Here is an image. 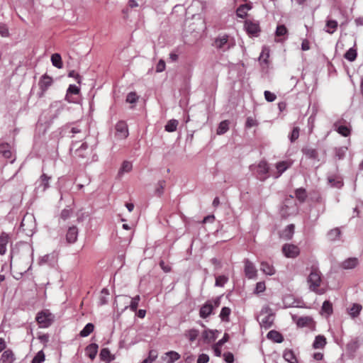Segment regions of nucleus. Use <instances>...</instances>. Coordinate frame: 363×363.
Instances as JSON below:
<instances>
[{
	"label": "nucleus",
	"mask_w": 363,
	"mask_h": 363,
	"mask_svg": "<svg viewBox=\"0 0 363 363\" xmlns=\"http://www.w3.org/2000/svg\"><path fill=\"white\" fill-rule=\"evenodd\" d=\"M140 300V297L139 295H137L136 296L133 297L131 299L130 308L132 311H137Z\"/></svg>",
	"instance_id": "48"
},
{
	"label": "nucleus",
	"mask_w": 363,
	"mask_h": 363,
	"mask_svg": "<svg viewBox=\"0 0 363 363\" xmlns=\"http://www.w3.org/2000/svg\"><path fill=\"white\" fill-rule=\"evenodd\" d=\"M98 352V345L95 343L90 344L86 347V353L87 356L92 360Z\"/></svg>",
	"instance_id": "32"
},
{
	"label": "nucleus",
	"mask_w": 363,
	"mask_h": 363,
	"mask_svg": "<svg viewBox=\"0 0 363 363\" xmlns=\"http://www.w3.org/2000/svg\"><path fill=\"white\" fill-rule=\"evenodd\" d=\"M178 124H179V122L177 120H175V119L169 120L164 127L165 130L167 132H174L177 130Z\"/></svg>",
	"instance_id": "39"
},
{
	"label": "nucleus",
	"mask_w": 363,
	"mask_h": 363,
	"mask_svg": "<svg viewBox=\"0 0 363 363\" xmlns=\"http://www.w3.org/2000/svg\"><path fill=\"white\" fill-rule=\"evenodd\" d=\"M264 98L267 101L272 102L276 99L277 96L274 93H272L269 91H264Z\"/></svg>",
	"instance_id": "60"
},
{
	"label": "nucleus",
	"mask_w": 363,
	"mask_h": 363,
	"mask_svg": "<svg viewBox=\"0 0 363 363\" xmlns=\"http://www.w3.org/2000/svg\"><path fill=\"white\" fill-rule=\"evenodd\" d=\"M128 125L125 121H119L116 125V136L118 139H125L128 136Z\"/></svg>",
	"instance_id": "11"
},
{
	"label": "nucleus",
	"mask_w": 363,
	"mask_h": 363,
	"mask_svg": "<svg viewBox=\"0 0 363 363\" xmlns=\"http://www.w3.org/2000/svg\"><path fill=\"white\" fill-rule=\"evenodd\" d=\"M322 311L330 315L333 313V305L329 301H325L322 306Z\"/></svg>",
	"instance_id": "47"
},
{
	"label": "nucleus",
	"mask_w": 363,
	"mask_h": 363,
	"mask_svg": "<svg viewBox=\"0 0 363 363\" xmlns=\"http://www.w3.org/2000/svg\"><path fill=\"white\" fill-rule=\"evenodd\" d=\"M282 252L288 258H295L300 254V250L297 245L284 244L282 247Z\"/></svg>",
	"instance_id": "8"
},
{
	"label": "nucleus",
	"mask_w": 363,
	"mask_h": 363,
	"mask_svg": "<svg viewBox=\"0 0 363 363\" xmlns=\"http://www.w3.org/2000/svg\"><path fill=\"white\" fill-rule=\"evenodd\" d=\"M230 313H231V310L230 308L223 307L221 309V311L220 313V318H221L222 320L228 322Z\"/></svg>",
	"instance_id": "41"
},
{
	"label": "nucleus",
	"mask_w": 363,
	"mask_h": 363,
	"mask_svg": "<svg viewBox=\"0 0 363 363\" xmlns=\"http://www.w3.org/2000/svg\"><path fill=\"white\" fill-rule=\"evenodd\" d=\"M362 309V306L359 303H354L352 306L349 309V314L352 318H357L361 311Z\"/></svg>",
	"instance_id": "35"
},
{
	"label": "nucleus",
	"mask_w": 363,
	"mask_h": 363,
	"mask_svg": "<svg viewBox=\"0 0 363 363\" xmlns=\"http://www.w3.org/2000/svg\"><path fill=\"white\" fill-rule=\"evenodd\" d=\"M164 186H165V181L164 180H161V181L158 182L157 187L156 189V193L157 194L158 196H160L162 194Z\"/></svg>",
	"instance_id": "57"
},
{
	"label": "nucleus",
	"mask_w": 363,
	"mask_h": 363,
	"mask_svg": "<svg viewBox=\"0 0 363 363\" xmlns=\"http://www.w3.org/2000/svg\"><path fill=\"white\" fill-rule=\"evenodd\" d=\"M228 278L225 275H220L216 278V286H223L224 284L228 281Z\"/></svg>",
	"instance_id": "49"
},
{
	"label": "nucleus",
	"mask_w": 363,
	"mask_h": 363,
	"mask_svg": "<svg viewBox=\"0 0 363 363\" xmlns=\"http://www.w3.org/2000/svg\"><path fill=\"white\" fill-rule=\"evenodd\" d=\"M307 282L311 291L318 294L325 293V290L320 288L322 283V274L317 267L313 266L311 267V272L307 278Z\"/></svg>",
	"instance_id": "2"
},
{
	"label": "nucleus",
	"mask_w": 363,
	"mask_h": 363,
	"mask_svg": "<svg viewBox=\"0 0 363 363\" xmlns=\"http://www.w3.org/2000/svg\"><path fill=\"white\" fill-rule=\"evenodd\" d=\"M0 34L2 37H7L9 35V29L5 24H0Z\"/></svg>",
	"instance_id": "64"
},
{
	"label": "nucleus",
	"mask_w": 363,
	"mask_h": 363,
	"mask_svg": "<svg viewBox=\"0 0 363 363\" xmlns=\"http://www.w3.org/2000/svg\"><path fill=\"white\" fill-rule=\"evenodd\" d=\"M287 33V28L284 25H279L277 27L276 35L277 37L284 36Z\"/></svg>",
	"instance_id": "51"
},
{
	"label": "nucleus",
	"mask_w": 363,
	"mask_h": 363,
	"mask_svg": "<svg viewBox=\"0 0 363 363\" xmlns=\"http://www.w3.org/2000/svg\"><path fill=\"white\" fill-rule=\"evenodd\" d=\"M260 269L264 274L269 276L274 274L276 272L274 266L267 262H261Z\"/></svg>",
	"instance_id": "22"
},
{
	"label": "nucleus",
	"mask_w": 363,
	"mask_h": 363,
	"mask_svg": "<svg viewBox=\"0 0 363 363\" xmlns=\"http://www.w3.org/2000/svg\"><path fill=\"white\" fill-rule=\"evenodd\" d=\"M266 289L265 282L264 281H259L257 282L256 284V288L255 293L258 294L259 293L264 292Z\"/></svg>",
	"instance_id": "55"
},
{
	"label": "nucleus",
	"mask_w": 363,
	"mask_h": 363,
	"mask_svg": "<svg viewBox=\"0 0 363 363\" xmlns=\"http://www.w3.org/2000/svg\"><path fill=\"white\" fill-rule=\"evenodd\" d=\"M68 77H73L75 79V80L77 82V83L80 84L81 83V76L77 73L74 70H72L69 72L68 74Z\"/></svg>",
	"instance_id": "63"
},
{
	"label": "nucleus",
	"mask_w": 363,
	"mask_h": 363,
	"mask_svg": "<svg viewBox=\"0 0 363 363\" xmlns=\"http://www.w3.org/2000/svg\"><path fill=\"white\" fill-rule=\"evenodd\" d=\"M229 340V335L228 333H225L223 338L218 340V342H216L213 346V350L214 352V354L217 357H220L221 355V350L220 347L224 345L226 342H228Z\"/></svg>",
	"instance_id": "19"
},
{
	"label": "nucleus",
	"mask_w": 363,
	"mask_h": 363,
	"mask_svg": "<svg viewBox=\"0 0 363 363\" xmlns=\"http://www.w3.org/2000/svg\"><path fill=\"white\" fill-rule=\"evenodd\" d=\"M291 165V162L290 161H281L278 162L276 164L277 173H275L273 176L275 178L279 177L283 172H284Z\"/></svg>",
	"instance_id": "17"
},
{
	"label": "nucleus",
	"mask_w": 363,
	"mask_h": 363,
	"mask_svg": "<svg viewBox=\"0 0 363 363\" xmlns=\"http://www.w3.org/2000/svg\"><path fill=\"white\" fill-rule=\"evenodd\" d=\"M94 329V325L92 323H87L85 327L81 330L79 335L81 337L89 336Z\"/></svg>",
	"instance_id": "40"
},
{
	"label": "nucleus",
	"mask_w": 363,
	"mask_h": 363,
	"mask_svg": "<svg viewBox=\"0 0 363 363\" xmlns=\"http://www.w3.org/2000/svg\"><path fill=\"white\" fill-rule=\"evenodd\" d=\"M213 45L218 50L226 52L235 46V40L226 34L219 35Z\"/></svg>",
	"instance_id": "3"
},
{
	"label": "nucleus",
	"mask_w": 363,
	"mask_h": 363,
	"mask_svg": "<svg viewBox=\"0 0 363 363\" xmlns=\"http://www.w3.org/2000/svg\"><path fill=\"white\" fill-rule=\"evenodd\" d=\"M199 335V331L197 329L192 328L184 332V336L191 342L195 341Z\"/></svg>",
	"instance_id": "33"
},
{
	"label": "nucleus",
	"mask_w": 363,
	"mask_h": 363,
	"mask_svg": "<svg viewBox=\"0 0 363 363\" xmlns=\"http://www.w3.org/2000/svg\"><path fill=\"white\" fill-rule=\"evenodd\" d=\"M167 363H173L180 359V354L175 351H169L162 357Z\"/></svg>",
	"instance_id": "20"
},
{
	"label": "nucleus",
	"mask_w": 363,
	"mask_h": 363,
	"mask_svg": "<svg viewBox=\"0 0 363 363\" xmlns=\"http://www.w3.org/2000/svg\"><path fill=\"white\" fill-rule=\"evenodd\" d=\"M284 358L290 363H297L298 360L294 353V352L291 350H286L284 353Z\"/></svg>",
	"instance_id": "36"
},
{
	"label": "nucleus",
	"mask_w": 363,
	"mask_h": 363,
	"mask_svg": "<svg viewBox=\"0 0 363 363\" xmlns=\"http://www.w3.org/2000/svg\"><path fill=\"white\" fill-rule=\"evenodd\" d=\"M251 6L245 4L240 5L236 10V15L238 17L244 18L247 15V11L251 9Z\"/></svg>",
	"instance_id": "31"
},
{
	"label": "nucleus",
	"mask_w": 363,
	"mask_h": 363,
	"mask_svg": "<svg viewBox=\"0 0 363 363\" xmlns=\"http://www.w3.org/2000/svg\"><path fill=\"white\" fill-rule=\"evenodd\" d=\"M51 62L52 65L58 69H61L63 67L61 55L58 53L52 55Z\"/></svg>",
	"instance_id": "34"
},
{
	"label": "nucleus",
	"mask_w": 363,
	"mask_h": 363,
	"mask_svg": "<svg viewBox=\"0 0 363 363\" xmlns=\"http://www.w3.org/2000/svg\"><path fill=\"white\" fill-rule=\"evenodd\" d=\"M138 97L135 92H130L126 97V101L130 104H133L138 100Z\"/></svg>",
	"instance_id": "59"
},
{
	"label": "nucleus",
	"mask_w": 363,
	"mask_h": 363,
	"mask_svg": "<svg viewBox=\"0 0 363 363\" xmlns=\"http://www.w3.org/2000/svg\"><path fill=\"white\" fill-rule=\"evenodd\" d=\"M9 242V236L6 233L0 235V255H3L6 252V245Z\"/></svg>",
	"instance_id": "24"
},
{
	"label": "nucleus",
	"mask_w": 363,
	"mask_h": 363,
	"mask_svg": "<svg viewBox=\"0 0 363 363\" xmlns=\"http://www.w3.org/2000/svg\"><path fill=\"white\" fill-rule=\"evenodd\" d=\"M213 305L211 301H206L200 308L199 315L202 318H206L212 313Z\"/></svg>",
	"instance_id": "15"
},
{
	"label": "nucleus",
	"mask_w": 363,
	"mask_h": 363,
	"mask_svg": "<svg viewBox=\"0 0 363 363\" xmlns=\"http://www.w3.org/2000/svg\"><path fill=\"white\" fill-rule=\"evenodd\" d=\"M229 128V123L228 121L220 122L217 129V134L222 135L228 131Z\"/></svg>",
	"instance_id": "42"
},
{
	"label": "nucleus",
	"mask_w": 363,
	"mask_h": 363,
	"mask_svg": "<svg viewBox=\"0 0 363 363\" xmlns=\"http://www.w3.org/2000/svg\"><path fill=\"white\" fill-rule=\"evenodd\" d=\"M50 179V177H48L45 174H43L40 176V182H41V186H43V190H45L46 189H48L49 187Z\"/></svg>",
	"instance_id": "50"
},
{
	"label": "nucleus",
	"mask_w": 363,
	"mask_h": 363,
	"mask_svg": "<svg viewBox=\"0 0 363 363\" xmlns=\"http://www.w3.org/2000/svg\"><path fill=\"white\" fill-rule=\"evenodd\" d=\"M274 315L271 313V310L266 307L263 308L260 315L258 318V321L259 322L260 326L265 329H268L271 328L274 323Z\"/></svg>",
	"instance_id": "4"
},
{
	"label": "nucleus",
	"mask_w": 363,
	"mask_h": 363,
	"mask_svg": "<svg viewBox=\"0 0 363 363\" xmlns=\"http://www.w3.org/2000/svg\"><path fill=\"white\" fill-rule=\"evenodd\" d=\"M295 196L301 203L304 202L307 198L306 189L303 188L297 189L295 191Z\"/></svg>",
	"instance_id": "37"
},
{
	"label": "nucleus",
	"mask_w": 363,
	"mask_h": 363,
	"mask_svg": "<svg viewBox=\"0 0 363 363\" xmlns=\"http://www.w3.org/2000/svg\"><path fill=\"white\" fill-rule=\"evenodd\" d=\"M52 78L48 74H45L41 77L38 82V86L41 90L40 96H43L46 90L52 84Z\"/></svg>",
	"instance_id": "13"
},
{
	"label": "nucleus",
	"mask_w": 363,
	"mask_h": 363,
	"mask_svg": "<svg viewBox=\"0 0 363 363\" xmlns=\"http://www.w3.org/2000/svg\"><path fill=\"white\" fill-rule=\"evenodd\" d=\"M327 343L326 338L324 335H319L315 337V340L313 343V347L314 349H323Z\"/></svg>",
	"instance_id": "28"
},
{
	"label": "nucleus",
	"mask_w": 363,
	"mask_h": 363,
	"mask_svg": "<svg viewBox=\"0 0 363 363\" xmlns=\"http://www.w3.org/2000/svg\"><path fill=\"white\" fill-rule=\"evenodd\" d=\"M340 235V230L339 228H335V229H333L331 230L329 233H328V236L329 238L331 239V240H335L337 238H338Z\"/></svg>",
	"instance_id": "58"
},
{
	"label": "nucleus",
	"mask_w": 363,
	"mask_h": 363,
	"mask_svg": "<svg viewBox=\"0 0 363 363\" xmlns=\"http://www.w3.org/2000/svg\"><path fill=\"white\" fill-rule=\"evenodd\" d=\"M269 57V50L266 47L263 48L262 51L259 57V61L261 63L263 62V63L267 64Z\"/></svg>",
	"instance_id": "43"
},
{
	"label": "nucleus",
	"mask_w": 363,
	"mask_h": 363,
	"mask_svg": "<svg viewBox=\"0 0 363 363\" xmlns=\"http://www.w3.org/2000/svg\"><path fill=\"white\" fill-rule=\"evenodd\" d=\"M45 359V356L43 350L39 351L33 357L31 363H43Z\"/></svg>",
	"instance_id": "46"
},
{
	"label": "nucleus",
	"mask_w": 363,
	"mask_h": 363,
	"mask_svg": "<svg viewBox=\"0 0 363 363\" xmlns=\"http://www.w3.org/2000/svg\"><path fill=\"white\" fill-rule=\"evenodd\" d=\"M296 210V204L294 201V197L290 196L284 201L280 209V214L282 218H286L294 214Z\"/></svg>",
	"instance_id": "5"
},
{
	"label": "nucleus",
	"mask_w": 363,
	"mask_h": 363,
	"mask_svg": "<svg viewBox=\"0 0 363 363\" xmlns=\"http://www.w3.org/2000/svg\"><path fill=\"white\" fill-rule=\"evenodd\" d=\"M295 226L294 224H290L282 231L281 237L285 240H291L294 233Z\"/></svg>",
	"instance_id": "30"
},
{
	"label": "nucleus",
	"mask_w": 363,
	"mask_h": 363,
	"mask_svg": "<svg viewBox=\"0 0 363 363\" xmlns=\"http://www.w3.org/2000/svg\"><path fill=\"white\" fill-rule=\"evenodd\" d=\"M209 362V357L206 354H201L199 356L197 363H208Z\"/></svg>",
	"instance_id": "62"
},
{
	"label": "nucleus",
	"mask_w": 363,
	"mask_h": 363,
	"mask_svg": "<svg viewBox=\"0 0 363 363\" xmlns=\"http://www.w3.org/2000/svg\"><path fill=\"white\" fill-rule=\"evenodd\" d=\"M86 149L87 145L83 143L79 149L75 150L74 154L77 157H84L85 155L84 154V152L86 151Z\"/></svg>",
	"instance_id": "54"
},
{
	"label": "nucleus",
	"mask_w": 363,
	"mask_h": 363,
	"mask_svg": "<svg viewBox=\"0 0 363 363\" xmlns=\"http://www.w3.org/2000/svg\"><path fill=\"white\" fill-rule=\"evenodd\" d=\"M244 263L245 276L250 279L256 278L257 276V270L253 263L247 259L245 260Z\"/></svg>",
	"instance_id": "12"
},
{
	"label": "nucleus",
	"mask_w": 363,
	"mask_h": 363,
	"mask_svg": "<svg viewBox=\"0 0 363 363\" xmlns=\"http://www.w3.org/2000/svg\"><path fill=\"white\" fill-rule=\"evenodd\" d=\"M79 92V88L75 85L71 84L69 85L67 94H66V99L69 98V94H77Z\"/></svg>",
	"instance_id": "52"
},
{
	"label": "nucleus",
	"mask_w": 363,
	"mask_h": 363,
	"mask_svg": "<svg viewBox=\"0 0 363 363\" xmlns=\"http://www.w3.org/2000/svg\"><path fill=\"white\" fill-rule=\"evenodd\" d=\"M244 26L246 32L250 35L257 36L261 31L258 21L255 20H246Z\"/></svg>",
	"instance_id": "7"
},
{
	"label": "nucleus",
	"mask_w": 363,
	"mask_h": 363,
	"mask_svg": "<svg viewBox=\"0 0 363 363\" xmlns=\"http://www.w3.org/2000/svg\"><path fill=\"white\" fill-rule=\"evenodd\" d=\"M334 129L339 134L344 137H347L351 133V129L349 126L342 124L340 121L334 123Z\"/></svg>",
	"instance_id": "16"
},
{
	"label": "nucleus",
	"mask_w": 363,
	"mask_h": 363,
	"mask_svg": "<svg viewBox=\"0 0 363 363\" xmlns=\"http://www.w3.org/2000/svg\"><path fill=\"white\" fill-rule=\"evenodd\" d=\"M35 320L40 328H48L52 323L54 315L48 310H43L38 313Z\"/></svg>",
	"instance_id": "6"
},
{
	"label": "nucleus",
	"mask_w": 363,
	"mask_h": 363,
	"mask_svg": "<svg viewBox=\"0 0 363 363\" xmlns=\"http://www.w3.org/2000/svg\"><path fill=\"white\" fill-rule=\"evenodd\" d=\"M359 261L357 258L350 257L342 262L341 267L345 269H350L357 266Z\"/></svg>",
	"instance_id": "25"
},
{
	"label": "nucleus",
	"mask_w": 363,
	"mask_h": 363,
	"mask_svg": "<svg viewBox=\"0 0 363 363\" xmlns=\"http://www.w3.org/2000/svg\"><path fill=\"white\" fill-rule=\"evenodd\" d=\"M296 325L300 328L306 327L311 331L315 330V322L310 316L300 317L296 321Z\"/></svg>",
	"instance_id": "10"
},
{
	"label": "nucleus",
	"mask_w": 363,
	"mask_h": 363,
	"mask_svg": "<svg viewBox=\"0 0 363 363\" xmlns=\"http://www.w3.org/2000/svg\"><path fill=\"white\" fill-rule=\"evenodd\" d=\"M345 57L347 60L352 62L354 61L357 57V50L356 49L351 48H350L346 53L345 54Z\"/></svg>",
	"instance_id": "44"
},
{
	"label": "nucleus",
	"mask_w": 363,
	"mask_h": 363,
	"mask_svg": "<svg viewBox=\"0 0 363 363\" xmlns=\"http://www.w3.org/2000/svg\"><path fill=\"white\" fill-rule=\"evenodd\" d=\"M303 154L310 159H316L318 156L317 150L314 148L306 147L303 150Z\"/></svg>",
	"instance_id": "38"
},
{
	"label": "nucleus",
	"mask_w": 363,
	"mask_h": 363,
	"mask_svg": "<svg viewBox=\"0 0 363 363\" xmlns=\"http://www.w3.org/2000/svg\"><path fill=\"white\" fill-rule=\"evenodd\" d=\"M218 331L217 330L206 329L201 333V340L206 344H210L216 340Z\"/></svg>",
	"instance_id": "14"
},
{
	"label": "nucleus",
	"mask_w": 363,
	"mask_h": 363,
	"mask_svg": "<svg viewBox=\"0 0 363 363\" xmlns=\"http://www.w3.org/2000/svg\"><path fill=\"white\" fill-rule=\"evenodd\" d=\"M0 154L5 158L9 159L12 157L11 147L8 143H2L0 145Z\"/></svg>",
	"instance_id": "29"
},
{
	"label": "nucleus",
	"mask_w": 363,
	"mask_h": 363,
	"mask_svg": "<svg viewBox=\"0 0 363 363\" xmlns=\"http://www.w3.org/2000/svg\"><path fill=\"white\" fill-rule=\"evenodd\" d=\"M269 166L265 161H261L257 166V177L261 181H264L269 177Z\"/></svg>",
	"instance_id": "9"
},
{
	"label": "nucleus",
	"mask_w": 363,
	"mask_h": 363,
	"mask_svg": "<svg viewBox=\"0 0 363 363\" xmlns=\"http://www.w3.org/2000/svg\"><path fill=\"white\" fill-rule=\"evenodd\" d=\"M335 157L337 160H342L345 157L346 153V149L343 147L336 148L335 150Z\"/></svg>",
	"instance_id": "53"
},
{
	"label": "nucleus",
	"mask_w": 363,
	"mask_h": 363,
	"mask_svg": "<svg viewBox=\"0 0 363 363\" xmlns=\"http://www.w3.org/2000/svg\"><path fill=\"white\" fill-rule=\"evenodd\" d=\"M133 165L131 162L128 161H124L119 170V174L127 173L131 171Z\"/></svg>",
	"instance_id": "45"
},
{
	"label": "nucleus",
	"mask_w": 363,
	"mask_h": 363,
	"mask_svg": "<svg viewBox=\"0 0 363 363\" xmlns=\"http://www.w3.org/2000/svg\"><path fill=\"white\" fill-rule=\"evenodd\" d=\"M337 26L338 23L336 21L328 19L325 22L324 30L329 34H333L336 31Z\"/></svg>",
	"instance_id": "23"
},
{
	"label": "nucleus",
	"mask_w": 363,
	"mask_h": 363,
	"mask_svg": "<svg viewBox=\"0 0 363 363\" xmlns=\"http://www.w3.org/2000/svg\"><path fill=\"white\" fill-rule=\"evenodd\" d=\"M77 236L78 228L76 226L69 228L66 234L67 242L69 244L74 243L77 240Z\"/></svg>",
	"instance_id": "18"
},
{
	"label": "nucleus",
	"mask_w": 363,
	"mask_h": 363,
	"mask_svg": "<svg viewBox=\"0 0 363 363\" xmlns=\"http://www.w3.org/2000/svg\"><path fill=\"white\" fill-rule=\"evenodd\" d=\"M14 354L11 350H7L3 352L0 358V363H13L14 361Z\"/></svg>",
	"instance_id": "26"
},
{
	"label": "nucleus",
	"mask_w": 363,
	"mask_h": 363,
	"mask_svg": "<svg viewBox=\"0 0 363 363\" xmlns=\"http://www.w3.org/2000/svg\"><path fill=\"white\" fill-rule=\"evenodd\" d=\"M100 359L107 363L111 362L114 359V356L111 354L108 348H103L99 354Z\"/></svg>",
	"instance_id": "27"
},
{
	"label": "nucleus",
	"mask_w": 363,
	"mask_h": 363,
	"mask_svg": "<svg viewBox=\"0 0 363 363\" xmlns=\"http://www.w3.org/2000/svg\"><path fill=\"white\" fill-rule=\"evenodd\" d=\"M158 353L156 350H150L149 352V355L147 359L150 361V363L153 362L157 357Z\"/></svg>",
	"instance_id": "61"
},
{
	"label": "nucleus",
	"mask_w": 363,
	"mask_h": 363,
	"mask_svg": "<svg viewBox=\"0 0 363 363\" xmlns=\"http://www.w3.org/2000/svg\"><path fill=\"white\" fill-rule=\"evenodd\" d=\"M299 128L298 127H294L292 130V132H291V136H290V140L291 142H294L296 141L298 137H299Z\"/></svg>",
	"instance_id": "56"
},
{
	"label": "nucleus",
	"mask_w": 363,
	"mask_h": 363,
	"mask_svg": "<svg viewBox=\"0 0 363 363\" xmlns=\"http://www.w3.org/2000/svg\"><path fill=\"white\" fill-rule=\"evenodd\" d=\"M267 337L269 340H271L272 341L277 342V343H281L284 341V337L283 335L277 330H270L267 335Z\"/></svg>",
	"instance_id": "21"
},
{
	"label": "nucleus",
	"mask_w": 363,
	"mask_h": 363,
	"mask_svg": "<svg viewBox=\"0 0 363 363\" xmlns=\"http://www.w3.org/2000/svg\"><path fill=\"white\" fill-rule=\"evenodd\" d=\"M32 262L31 252L29 247L23 248L21 251H12L11 268L21 275L27 272Z\"/></svg>",
	"instance_id": "1"
}]
</instances>
